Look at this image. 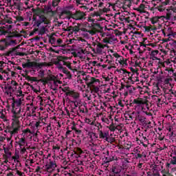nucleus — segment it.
Returning <instances> with one entry per match:
<instances>
[{"label":"nucleus","mask_w":176,"mask_h":176,"mask_svg":"<svg viewBox=\"0 0 176 176\" xmlns=\"http://www.w3.org/2000/svg\"><path fill=\"white\" fill-rule=\"evenodd\" d=\"M80 23H77L75 26H69L67 28H63V30L65 32H69L68 35H74V36H80V32H82V35L84 38H89V34H90V35H96V34H97L98 30L96 28L93 27L91 30H87L85 28H80Z\"/></svg>","instance_id":"1"},{"label":"nucleus","mask_w":176,"mask_h":176,"mask_svg":"<svg viewBox=\"0 0 176 176\" xmlns=\"http://www.w3.org/2000/svg\"><path fill=\"white\" fill-rule=\"evenodd\" d=\"M65 14L66 16H70V19H74V20H83L86 19V13L80 10L76 11L74 14L71 13V12L68 10H63L60 13V17L61 18Z\"/></svg>","instance_id":"2"},{"label":"nucleus","mask_w":176,"mask_h":176,"mask_svg":"<svg viewBox=\"0 0 176 176\" xmlns=\"http://www.w3.org/2000/svg\"><path fill=\"white\" fill-rule=\"evenodd\" d=\"M53 62L50 63H36V62H28L22 65L23 68H43V67H53Z\"/></svg>","instance_id":"3"},{"label":"nucleus","mask_w":176,"mask_h":176,"mask_svg":"<svg viewBox=\"0 0 176 176\" xmlns=\"http://www.w3.org/2000/svg\"><path fill=\"white\" fill-rule=\"evenodd\" d=\"M12 128L10 129L9 133L11 135V137H13L14 134H17L19 131H20V120H19V117L14 116L12 118Z\"/></svg>","instance_id":"4"},{"label":"nucleus","mask_w":176,"mask_h":176,"mask_svg":"<svg viewBox=\"0 0 176 176\" xmlns=\"http://www.w3.org/2000/svg\"><path fill=\"white\" fill-rule=\"evenodd\" d=\"M37 16H38V19H37L36 22V25L37 27H39L40 25H48V24H50V20L47 19L45 15H43V12H37Z\"/></svg>","instance_id":"5"},{"label":"nucleus","mask_w":176,"mask_h":176,"mask_svg":"<svg viewBox=\"0 0 176 176\" xmlns=\"http://www.w3.org/2000/svg\"><path fill=\"white\" fill-rule=\"evenodd\" d=\"M98 85H100V80L94 77H91L87 82V86L91 87L94 93H98V91H100V87L97 86Z\"/></svg>","instance_id":"6"},{"label":"nucleus","mask_w":176,"mask_h":176,"mask_svg":"<svg viewBox=\"0 0 176 176\" xmlns=\"http://www.w3.org/2000/svg\"><path fill=\"white\" fill-rule=\"evenodd\" d=\"M109 51L111 53H113V56L117 58L116 61H118L120 65H123L124 67V65H127V60L124 59L123 56L119 55L118 52H115L113 50H109Z\"/></svg>","instance_id":"7"},{"label":"nucleus","mask_w":176,"mask_h":176,"mask_svg":"<svg viewBox=\"0 0 176 176\" xmlns=\"http://www.w3.org/2000/svg\"><path fill=\"white\" fill-rule=\"evenodd\" d=\"M107 47V45H104L101 43H98L96 44V54H104L105 53V49Z\"/></svg>","instance_id":"8"},{"label":"nucleus","mask_w":176,"mask_h":176,"mask_svg":"<svg viewBox=\"0 0 176 176\" xmlns=\"http://www.w3.org/2000/svg\"><path fill=\"white\" fill-rule=\"evenodd\" d=\"M163 57L162 53L159 52V50H153L150 54V58L151 60H160Z\"/></svg>","instance_id":"9"},{"label":"nucleus","mask_w":176,"mask_h":176,"mask_svg":"<svg viewBox=\"0 0 176 176\" xmlns=\"http://www.w3.org/2000/svg\"><path fill=\"white\" fill-rule=\"evenodd\" d=\"M24 52H20L17 51V47H14L7 52V56H11L12 57H16V56H24Z\"/></svg>","instance_id":"10"},{"label":"nucleus","mask_w":176,"mask_h":176,"mask_svg":"<svg viewBox=\"0 0 176 176\" xmlns=\"http://www.w3.org/2000/svg\"><path fill=\"white\" fill-rule=\"evenodd\" d=\"M146 102H148L146 98H138L133 100V104H135L138 107H142V105H145Z\"/></svg>","instance_id":"11"},{"label":"nucleus","mask_w":176,"mask_h":176,"mask_svg":"<svg viewBox=\"0 0 176 176\" xmlns=\"http://www.w3.org/2000/svg\"><path fill=\"white\" fill-rule=\"evenodd\" d=\"M101 127H102L101 124H98V131L99 133V137L100 138H105V140H107V138L109 137V133L108 132H102V131L100 129Z\"/></svg>","instance_id":"12"},{"label":"nucleus","mask_w":176,"mask_h":176,"mask_svg":"<svg viewBox=\"0 0 176 176\" xmlns=\"http://www.w3.org/2000/svg\"><path fill=\"white\" fill-rule=\"evenodd\" d=\"M160 20H162V21H164V16H153V18H151L150 19V21H151L152 24H160Z\"/></svg>","instance_id":"13"},{"label":"nucleus","mask_w":176,"mask_h":176,"mask_svg":"<svg viewBox=\"0 0 176 176\" xmlns=\"http://www.w3.org/2000/svg\"><path fill=\"white\" fill-rule=\"evenodd\" d=\"M88 136L90 138L89 142H91V144L96 142V141H97V138H98V135L94 132H89Z\"/></svg>","instance_id":"14"},{"label":"nucleus","mask_w":176,"mask_h":176,"mask_svg":"<svg viewBox=\"0 0 176 176\" xmlns=\"http://www.w3.org/2000/svg\"><path fill=\"white\" fill-rule=\"evenodd\" d=\"M46 167L47 173H52L57 167V165L56 164V162H50V164H47Z\"/></svg>","instance_id":"15"},{"label":"nucleus","mask_w":176,"mask_h":176,"mask_svg":"<svg viewBox=\"0 0 176 176\" xmlns=\"http://www.w3.org/2000/svg\"><path fill=\"white\" fill-rule=\"evenodd\" d=\"M121 171L120 168L118 166H112L111 168V174L113 176H120Z\"/></svg>","instance_id":"16"},{"label":"nucleus","mask_w":176,"mask_h":176,"mask_svg":"<svg viewBox=\"0 0 176 176\" xmlns=\"http://www.w3.org/2000/svg\"><path fill=\"white\" fill-rule=\"evenodd\" d=\"M116 37L115 36H109V37H106L102 40V42L104 43H112L115 41H116Z\"/></svg>","instance_id":"17"},{"label":"nucleus","mask_w":176,"mask_h":176,"mask_svg":"<svg viewBox=\"0 0 176 176\" xmlns=\"http://www.w3.org/2000/svg\"><path fill=\"white\" fill-rule=\"evenodd\" d=\"M67 96L72 97V98H74V100H78L79 97H80L79 93L75 92L74 91L67 92Z\"/></svg>","instance_id":"18"},{"label":"nucleus","mask_w":176,"mask_h":176,"mask_svg":"<svg viewBox=\"0 0 176 176\" xmlns=\"http://www.w3.org/2000/svg\"><path fill=\"white\" fill-rule=\"evenodd\" d=\"M164 19H166V20L174 21L176 20V16H174V12L170 11L166 14V16L164 17Z\"/></svg>","instance_id":"19"},{"label":"nucleus","mask_w":176,"mask_h":176,"mask_svg":"<svg viewBox=\"0 0 176 176\" xmlns=\"http://www.w3.org/2000/svg\"><path fill=\"white\" fill-rule=\"evenodd\" d=\"M50 80L54 81V85H57V83H60V81L57 80L56 76L53 75H50L45 78V82H50Z\"/></svg>","instance_id":"20"},{"label":"nucleus","mask_w":176,"mask_h":176,"mask_svg":"<svg viewBox=\"0 0 176 176\" xmlns=\"http://www.w3.org/2000/svg\"><path fill=\"white\" fill-rule=\"evenodd\" d=\"M38 35H45L47 31V25L41 26L38 29Z\"/></svg>","instance_id":"21"},{"label":"nucleus","mask_w":176,"mask_h":176,"mask_svg":"<svg viewBox=\"0 0 176 176\" xmlns=\"http://www.w3.org/2000/svg\"><path fill=\"white\" fill-rule=\"evenodd\" d=\"M65 47V44L63 39L56 38V42L55 43V47Z\"/></svg>","instance_id":"22"},{"label":"nucleus","mask_w":176,"mask_h":176,"mask_svg":"<svg viewBox=\"0 0 176 176\" xmlns=\"http://www.w3.org/2000/svg\"><path fill=\"white\" fill-rule=\"evenodd\" d=\"M18 85L19 84L16 81L12 80L11 86H8V89L10 90V91H16Z\"/></svg>","instance_id":"23"},{"label":"nucleus","mask_w":176,"mask_h":176,"mask_svg":"<svg viewBox=\"0 0 176 176\" xmlns=\"http://www.w3.org/2000/svg\"><path fill=\"white\" fill-rule=\"evenodd\" d=\"M12 105L19 107H21V105H24V98L21 97L19 99L15 100Z\"/></svg>","instance_id":"24"},{"label":"nucleus","mask_w":176,"mask_h":176,"mask_svg":"<svg viewBox=\"0 0 176 176\" xmlns=\"http://www.w3.org/2000/svg\"><path fill=\"white\" fill-rule=\"evenodd\" d=\"M18 145H19L20 148L23 146H25L27 145V141H25V137H23L19 138L18 142Z\"/></svg>","instance_id":"25"},{"label":"nucleus","mask_w":176,"mask_h":176,"mask_svg":"<svg viewBox=\"0 0 176 176\" xmlns=\"http://www.w3.org/2000/svg\"><path fill=\"white\" fill-rule=\"evenodd\" d=\"M134 10H137L139 13H145V5L142 3L139 7L134 8Z\"/></svg>","instance_id":"26"},{"label":"nucleus","mask_w":176,"mask_h":176,"mask_svg":"<svg viewBox=\"0 0 176 176\" xmlns=\"http://www.w3.org/2000/svg\"><path fill=\"white\" fill-rule=\"evenodd\" d=\"M44 10L49 14H50L51 16H54V11L52 10V7L50 6H45Z\"/></svg>","instance_id":"27"},{"label":"nucleus","mask_w":176,"mask_h":176,"mask_svg":"<svg viewBox=\"0 0 176 176\" xmlns=\"http://www.w3.org/2000/svg\"><path fill=\"white\" fill-rule=\"evenodd\" d=\"M57 41V37L54 36V35H52L49 38V42L55 47L56 46V42Z\"/></svg>","instance_id":"28"},{"label":"nucleus","mask_w":176,"mask_h":176,"mask_svg":"<svg viewBox=\"0 0 176 176\" xmlns=\"http://www.w3.org/2000/svg\"><path fill=\"white\" fill-rule=\"evenodd\" d=\"M153 94H157V96H160V88H159V85H157V84L154 85L153 88Z\"/></svg>","instance_id":"29"},{"label":"nucleus","mask_w":176,"mask_h":176,"mask_svg":"<svg viewBox=\"0 0 176 176\" xmlns=\"http://www.w3.org/2000/svg\"><path fill=\"white\" fill-rule=\"evenodd\" d=\"M64 60H65V58L60 57L59 58H58L54 62V64H56V65H58L59 67H63V65H61L63 64V61H64Z\"/></svg>","instance_id":"30"},{"label":"nucleus","mask_w":176,"mask_h":176,"mask_svg":"<svg viewBox=\"0 0 176 176\" xmlns=\"http://www.w3.org/2000/svg\"><path fill=\"white\" fill-rule=\"evenodd\" d=\"M172 158L170 159V164H176V149L174 151L173 154L171 155Z\"/></svg>","instance_id":"31"},{"label":"nucleus","mask_w":176,"mask_h":176,"mask_svg":"<svg viewBox=\"0 0 176 176\" xmlns=\"http://www.w3.org/2000/svg\"><path fill=\"white\" fill-rule=\"evenodd\" d=\"M126 2H128V6H131V3L133 5H138L140 3V0H126Z\"/></svg>","instance_id":"32"},{"label":"nucleus","mask_w":176,"mask_h":176,"mask_svg":"<svg viewBox=\"0 0 176 176\" xmlns=\"http://www.w3.org/2000/svg\"><path fill=\"white\" fill-rule=\"evenodd\" d=\"M16 106H14V104H12V108H13V111H14V113L17 115V113H20V112H21V107H16Z\"/></svg>","instance_id":"33"},{"label":"nucleus","mask_w":176,"mask_h":176,"mask_svg":"<svg viewBox=\"0 0 176 176\" xmlns=\"http://www.w3.org/2000/svg\"><path fill=\"white\" fill-rule=\"evenodd\" d=\"M138 119L140 122H141V123H146V118L144 116H142V115L139 114L138 116Z\"/></svg>","instance_id":"34"},{"label":"nucleus","mask_w":176,"mask_h":176,"mask_svg":"<svg viewBox=\"0 0 176 176\" xmlns=\"http://www.w3.org/2000/svg\"><path fill=\"white\" fill-rule=\"evenodd\" d=\"M25 79L27 80L30 81V82H38V78H36V77H31L30 76H27L25 77Z\"/></svg>","instance_id":"35"},{"label":"nucleus","mask_w":176,"mask_h":176,"mask_svg":"<svg viewBox=\"0 0 176 176\" xmlns=\"http://www.w3.org/2000/svg\"><path fill=\"white\" fill-rule=\"evenodd\" d=\"M58 69H62L63 74H66V75H71V73L65 67H63V66H58Z\"/></svg>","instance_id":"36"},{"label":"nucleus","mask_w":176,"mask_h":176,"mask_svg":"<svg viewBox=\"0 0 176 176\" xmlns=\"http://www.w3.org/2000/svg\"><path fill=\"white\" fill-rule=\"evenodd\" d=\"M14 92V91H10V89H9V87L6 88V94H7V96H8V97H12V94Z\"/></svg>","instance_id":"37"},{"label":"nucleus","mask_w":176,"mask_h":176,"mask_svg":"<svg viewBox=\"0 0 176 176\" xmlns=\"http://www.w3.org/2000/svg\"><path fill=\"white\" fill-rule=\"evenodd\" d=\"M166 34H167V36H171L173 35V30L171 28H168L167 31L166 32Z\"/></svg>","instance_id":"38"},{"label":"nucleus","mask_w":176,"mask_h":176,"mask_svg":"<svg viewBox=\"0 0 176 176\" xmlns=\"http://www.w3.org/2000/svg\"><path fill=\"white\" fill-rule=\"evenodd\" d=\"M60 89H61L62 91H63V93H65L66 96H67V93H68V91H71V90H69V87H60Z\"/></svg>","instance_id":"39"},{"label":"nucleus","mask_w":176,"mask_h":176,"mask_svg":"<svg viewBox=\"0 0 176 176\" xmlns=\"http://www.w3.org/2000/svg\"><path fill=\"white\" fill-rule=\"evenodd\" d=\"M63 65L67 67V68H69V69H72V67L71 66V63L65 62V61L63 60Z\"/></svg>","instance_id":"40"},{"label":"nucleus","mask_w":176,"mask_h":176,"mask_svg":"<svg viewBox=\"0 0 176 176\" xmlns=\"http://www.w3.org/2000/svg\"><path fill=\"white\" fill-rule=\"evenodd\" d=\"M170 64H171V63L170 62L169 60L164 62V63H161L160 65L164 67H167V65H170Z\"/></svg>","instance_id":"41"},{"label":"nucleus","mask_w":176,"mask_h":176,"mask_svg":"<svg viewBox=\"0 0 176 176\" xmlns=\"http://www.w3.org/2000/svg\"><path fill=\"white\" fill-rule=\"evenodd\" d=\"M60 2H61V0H53L52 6H54V8H55V6H57V5H58V3H60Z\"/></svg>","instance_id":"42"},{"label":"nucleus","mask_w":176,"mask_h":176,"mask_svg":"<svg viewBox=\"0 0 176 176\" xmlns=\"http://www.w3.org/2000/svg\"><path fill=\"white\" fill-rule=\"evenodd\" d=\"M21 149V155H24V153H25V152H27V148H25V146L20 147Z\"/></svg>","instance_id":"43"},{"label":"nucleus","mask_w":176,"mask_h":176,"mask_svg":"<svg viewBox=\"0 0 176 176\" xmlns=\"http://www.w3.org/2000/svg\"><path fill=\"white\" fill-rule=\"evenodd\" d=\"M101 120L103 123H106L107 124H109V120L107 118H102Z\"/></svg>","instance_id":"44"},{"label":"nucleus","mask_w":176,"mask_h":176,"mask_svg":"<svg viewBox=\"0 0 176 176\" xmlns=\"http://www.w3.org/2000/svg\"><path fill=\"white\" fill-rule=\"evenodd\" d=\"M27 86H30V87H31L32 90H33V91H34V93H38V89H35L34 87V86L31 85L30 83L27 82L26 83Z\"/></svg>","instance_id":"45"},{"label":"nucleus","mask_w":176,"mask_h":176,"mask_svg":"<svg viewBox=\"0 0 176 176\" xmlns=\"http://www.w3.org/2000/svg\"><path fill=\"white\" fill-rule=\"evenodd\" d=\"M106 141H107V142H111V143L115 142V138L108 137V138H107Z\"/></svg>","instance_id":"46"},{"label":"nucleus","mask_w":176,"mask_h":176,"mask_svg":"<svg viewBox=\"0 0 176 176\" xmlns=\"http://www.w3.org/2000/svg\"><path fill=\"white\" fill-rule=\"evenodd\" d=\"M110 131H115L116 130V126H113V124H111L109 127Z\"/></svg>","instance_id":"47"},{"label":"nucleus","mask_w":176,"mask_h":176,"mask_svg":"<svg viewBox=\"0 0 176 176\" xmlns=\"http://www.w3.org/2000/svg\"><path fill=\"white\" fill-rule=\"evenodd\" d=\"M22 133H23V134H27L28 133H29L30 134H32V133L31 132V130L30 129H26L22 131Z\"/></svg>","instance_id":"48"},{"label":"nucleus","mask_w":176,"mask_h":176,"mask_svg":"<svg viewBox=\"0 0 176 176\" xmlns=\"http://www.w3.org/2000/svg\"><path fill=\"white\" fill-rule=\"evenodd\" d=\"M107 58H109V60H111L110 61H109L108 63H112L113 60V54H109L108 56H107Z\"/></svg>","instance_id":"49"},{"label":"nucleus","mask_w":176,"mask_h":176,"mask_svg":"<svg viewBox=\"0 0 176 176\" xmlns=\"http://www.w3.org/2000/svg\"><path fill=\"white\" fill-rule=\"evenodd\" d=\"M14 43H16V41L14 40H10V41H8L6 43V45H14Z\"/></svg>","instance_id":"50"},{"label":"nucleus","mask_w":176,"mask_h":176,"mask_svg":"<svg viewBox=\"0 0 176 176\" xmlns=\"http://www.w3.org/2000/svg\"><path fill=\"white\" fill-rule=\"evenodd\" d=\"M170 45H171V46H173V47L175 49H176V41H174V40L170 41Z\"/></svg>","instance_id":"51"},{"label":"nucleus","mask_w":176,"mask_h":176,"mask_svg":"<svg viewBox=\"0 0 176 176\" xmlns=\"http://www.w3.org/2000/svg\"><path fill=\"white\" fill-rule=\"evenodd\" d=\"M173 80V78H166L164 81V82L166 85H168V83H170V82H171Z\"/></svg>","instance_id":"52"},{"label":"nucleus","mask_w":176,"mask_h":176,"mask_svg":"<svg viewBox=\"0 0 176 176\" xmlns=\"http://www.w3.org/2000/svg\"><path fill=\"white\" fill-rule=\"evenodd\" d=\"M160 52H162V53H163V54H161V56H167V51H166V50L164 49H161Z\"/></svg>","instance_id":"53"},{"label":"nucleus","mask_w":176,"mask_h":176,"mask_svg":"<svg viewBox=\"0 0 176 176\" xmlns=\"http://www.w3.org/2000/svg\"><path fill=\"white\" fill-rule=\"evenodd\" d=\"M80 9H81V10H87L89 8H87V6H79Z\"/></svg>","instance_id":"54"},{"label":"nucleus","mask_w":176,"mask_h":176,"mask_svg":"<svg viewBox=\"0 0 176 176\" xmlns=\"http://www.w3.org/2000/svg\"><path fill=\"white\" fill-rule=\"evenodd\" d=\"M16 21H24V18L23 16H17Z\"/></svg>","instance_id":"55"},{"label":"nucleus","mask_w":176,"mask_h":176,"mask_svg":"<svg viewBox=\"0 0 176 176\" xmlns=\"http://www.w3.org/2000/svg\"><path fill=\"white\" fill-rule=\"evenodd\" d=\"M104 6V3L101 1H100L98 3V8H102V6Z\"/></svg>","instance_id":"56"},{"label":"nucleus","mask_w":176,"mask_h":176,"mask_svg":"<svg viewBox=\"0 0 176 176\" xmlns=\"http://www.w3.org/2000/svg\"><path fill=\"white\" fill-rule=\"evenodd\" d=\"M86 122L88 123L89 124H94V122L90 121V119H87Z\"/></svg>","instance_id":"57"},{"label":"nucleus","mask_w":176,"mask_h":176,"mask_svg":"<svg viewBox=\"0 0 176 176\" xmlns=\"http://www.w3.org/2000/svg\"><path fill=\"white\" fill-rule=\"evenodd\" d=\"M102 10H103L104 13H107L108 12H109L110 9L104 8Z\"/></svg>","instance_id":"58"},{"label":"nucleus","mask_w":176,"mask_h":176,"mask_svg":"<svg viewBox=\"0 0 176 176\" xmlns=\"http://www.w3.org/2000/svg\"><path fill=\"white\" fill-rule=\"evenodd\" d=\"M16 174L18 175L23 176V174H24V173H22L21 171L17 170H16Z\"/></svg>","instance_id":"59"},{"label":"nucleus","mask_w":176,"mask_h":176,"mask_svg":"<svg viewBox=\"0 0 176 176\" xmlns=\"http://www.w3.org/2000/svg\"><path fill=\"white\" fill-rule=\"evenodd\" d=\"M6 140V138L3 136L0 137V142H3V141H5Z\"/></svg>","instance_id":"60"},{"label":"nucleus","mask_w":176,"mask_h":176,"mask_svg":"<svg viewBox=\"0 0 176 176\" xmlns=\"http://www.w3.org/2000/svg\"><path fill=\"white\" fill-rule=\"evenodd\" d=\"M41 124V122H36V123L34 124V126L38 128L39 127V125Z\"/></svg>","instance_id":"61"},{"label":"nucleus","mask_w":176,"mask_h":176,"mask_svg":"<svg viewBox=\"0 0 176 176\" xmlns=\"http://www.w3.org/2000/svg\"><path fill=\"white\" fill-rule=\"evenodd\" d=\"M53 149L59 151L60 146H57V145H56V146H53Z\"/></svg>","instance_id":"62"},{"label":"nucleus","mask_w":176,"mask_h":176,"mask_svg":"<svg viewBox=\"0 0 176 176\" xmlns=\"http://www.w3.org/2000/svg\"><path fill=\"white\" fill-rule=\"evenodd\" d=\"M118 105H120V107H122L123 108V107H124V105L123 104V102H122V100H120L118 102Z\"/></svg>","instance_id":"63"},{"label":"nucleus","mask_w":176,"mask_h":176,"mask_svg":"<svg viewBox=\"0 0 176 176\" xmlns=\"http://www.w3.org/2000/svg\"><path fill=\"white\" fill-rule=\"evenodd\" d=\"M82 149H80V148H77V153H79L80 155V153H82Z\"/></svg>","instance_id":"64"}]
</instances>
